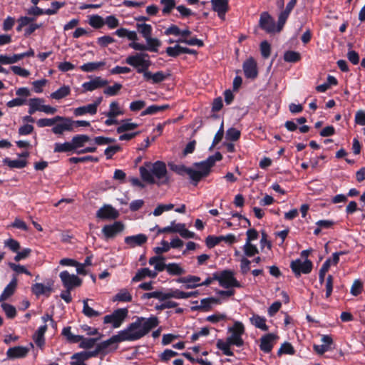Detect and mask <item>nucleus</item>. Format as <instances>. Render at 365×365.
I'll return each instance as SVG.
<instances>
[{
    "instance_id": "f257e3e1",
    "label": "nucleus",
    "mask_w": 365,
    "mask_h": 365,
    "mask_svg": "<svg viewBox=\"0 0 365 365\" xmlns=\"http://www.w3.org/2000/svg\"><path fill=\"white\" fill-rule=\"evenodd\" d=\"M158 325V319L156 317L149 318H138L126 329L118 332L110 339L102 342V347H108L112 344H118L125 341H135L146 335L151 329Z\"/></svg>"
},
{
    "instance_id": "f03ea898",
    "label": "nucleus",
    "mask_w": 365,
    "mask_h": 365,
    "mask_svg": "<svg viewBox=\"0 0 365 365\" xmlns=\"http://www.w3.org/2000/svg\"><path fill=\"white\" fill-rule=\"evenodd\" d=\"M222 159V155L220 153H216L215 155L210 156L205 160L195 163L194 166L196 169L187 168L182 165H175L171 167V169L176 173L183 175L187 174L190 178L195 182V185L203 178L207 177L211 170V168L215 165L217 161Z\"/></svg>"
},
{
    "instance_id": "7ed1b4c3",
    "label": "nucleus",
    "mask_w": 365,
    "mask_h": 365,
    "mask_svg": "<svg viewBox=\"0 0 365 365\" xmlns=\"http://www.w3.org/2000/svg\"><path fill=\"white\" fill-rule=\"evenodd\" d=\"M139 172L142 180L149 184L161 186L170 182L166 165L163 161L146 162L143 166L140 167Z\"/></svg>"
},
{
    "instance_id": "20e7f679",
    "label": "nucleus",
    "mask_w": 365,
    "mask_h": 365,
    "mask_svg": "<svg viewBox=\"0 0 365 365\" xmlns=\"http://www.w3.org/2000/svg\"><path fill=\"white\" fill-rule=\"evenodd\" d=\"M136 29L138 32L145 40L146 44L130 42L129 47L139 51L158 52L159 47L161 46V42L158 38L152 37V26L145 23H137Z\"/></svg>"
},
{
    "instance_id": "39448f33",
    "label": "nucleus",
    "mask_w": 365,
    "mask_h": 365,
    "mask_svg": "<svg viewBox=\"0 0 365 365\" xmlns=\"http://www.w3.org/2000/svg\"><path fill=\"white\" fill-rule=\"evenodd\" d=\"M125 63L136 69L137 73H144L151 64L149 56L145 53H136L125 58Z\"/></svg>"
},
{
    "instance_id": "423d86ee",
    "label": "nucleus",
    "mask_w": 365,
    "mask_h": 365,
    "mask_svg": "<svg viewBox=\"0 0 365 365\" xmlns=\"http://www.w3.org/2000/svg\"><path fill=\"white\" fill-rule=\"evenodd\" d=\"M214 279L218 281L219 284L226 289L241 287V284L235 277V273L232 270H223L214 273Z\"/></svg>"
},
{
    "instance_id": "0eeeda50",
    "label": "nucleus",
    "mask_w": 365,
    "mask_h": 365,
    "mask_svg": "<svg viewBox=\"0 0 365 365\" xmlns=\"http://www.w3.org/2000/svg\"><path fill=\"white\" fill-rule=\"evenodd\" d=\"M125 114L123 108L120 106L117 101H113L109 104L108 110L103 113V115L107 117L104 123L107 126H111L118 124L117 117Z\"/></svg>"
},
{
    "instance_id": "6e6552de",
    "label": "nucleus",
    "mask_w": 365,
    "mask_h": 365,
    "mask_svg": "<svg viewBox=\"0 0 365 365\" xmlns=\"http://www.w3.org/2000/svg\"><path fill=\"white\" fill-rule=\"evenodd\" d=\"M228 331L230 335L227 338L230 344L235 345L237 347H241L244 344L242 335L245 333V327L240 322H235L232 327L229 328Z\"/></svg>"
},
{
    "instance_id": "1a4fd4ad",
    "label": "nucleus",
    "mask_w": 365,
    "mask_h": 365,
    "mask_svg": "<svg viewBox=\"0 0 365 365\" xmlns=\"http://www.w3.org/2000/svg\"><path fill=\"white\" fill-rule=\"evenodd\" d=\"M128 309L127 308L117 309L111 314L106 315L103 318V322L112 324L113 328H118L128 317Z\"/></svg>"
},
{
    "instance_id": "9d476101",
    "label": "nucleus",
    "mask_w": 365,
    "mask_h": 365,
    "mask_svg": "<svg viewBox=\"0 0 365 365\" xmlns=\"http://www.w3.org/2000/svg\"><path fill=\"white\" fill-rule=\"evenodd\" d=\"M53 133L55 135H62L64 132H72L73 130V120L69 118L56 115V124L51 129Z\"/></svg>"
},
{
    "instance_id": "9b49d317",
    "label": "nucleus",
    "mask_w": 365,
    "mask_h": 365,
    "mask_svg": "<svg viewBox=\"0 0 365 365\" xmlns=\"http://www.w3.org/2000/svg\"><path fill=\"white\" fill-rule=\"evenodd\" d=\"M259 26L267 34L279 33L277 24L268 12H262L259 20Z\"/></svg>"
},
{
    "instance_id": "f8f14e48",
    "label": "nucleus",
    "mask_w": 365,
    "mask_h": 365,
    "mask_svg": "<svg viewBox=\"0 0 365 365\" xmlns=\"http://www.w3.org/2000/svg\"><path fill=\"white\" fill-rule=\"evenodd\" d=\"M290 267L296 277L302 274H309L312 269V262L309 259L302 261L299 259L292 261Z\"/></svg>"
},
{
    "instance_id": "ddd939ff",
    "label": "nucleus",
    "mask_w": 365,
    "mask_h": 365,
    "mask_svg": "<svg viewBox=\"0 0 365 365\" xmlns=\"http://www.w3.org/2000/svg\"><path fill=\"white\" fill-rule=\"evenodd\" d=\"M59 277L66 289H73L74 287L80 286L82 283V280L77 275L71 274L66 270L62 271L59 274Z\"/></svg>"
},
{
    "instance_id": "4468645a",
    "label": "nucleus",
    "mask_w": 365,
    "mask_h": 365,
    "mask_svg": "<svg viewBox=\"0 0 365 365\" xmlns=\"http://www.w3.org/2000/svg\"><path fill=\"white\" fill-rule=\"evenodd\" d=\"M124 230V225L120 221L106 225L102 228V233L106 240L113 238Z\"/></svg>"
},
{
    "instance_id": "2eb2a0df",
    "label": "nucleus",
    "mask_w": 365,
    "mask_h": 365,
    "mask_svg": "<svg viewBox=\"0 0 365 365\" xmlns=\"http://www.w3.org/2000/svg\"><path fill=\"white\" fill-rule=\"evenodd\" d=\"M108 81L106 79L102 78L100 76H96L92 78L91 81L84 82L82 84V93H86L88 91H93L94 90L103 88L107 86Z\"/></svg>"
},
{
    "instance_id": "dca6fc26",
    "label": "nucleus",
    "mask_w": 365,
    "mask_h": 365,
    "mask_svg": "<svg viewBox=\"0 0 365 365\" xmlns=\"http://www.w3.org/2000/svg\"><path fill=\"white\" fill-rule=\"evenodd\" d=\"M118 215V212L110 205H103L96 212V217L102 220H115Z\"/></svg>"
},
{
    "instance_id": "f3484780",
    "label": "nucleus",
    "mask_w": 365,
    "mask_h": 365,
    "mask_svg": "<svg viewBox=\"0 0 365 365\" xmlns=\"http://www.w3.org/2000/svg\"><path fill=\"white\" fill-rule=\"evenodd\" d=\"M30 351V348L22 346H16L9 348L6 351L7 358L9 359L24 358L27 356Z\"/></svg>"
},
{
    "instance_id": "a211bd4d",
    "label": "nucleus",
    "mask_w": 365,
    "mask_h": 365,
    "mask_svg": "<svg viewBox=\"0 0 365 365\" xmlns=\"http://www.w3.org/2000/svg\"><path fill=\"white\" fill-rule=\"evenodd\" d=\"M243 71L246 78L255 79L258 74L257 63L254 58H250L243 63Z\"/></svg>"
},
{
    "instance_id": "6ab92c4d",
    "label": "nucleus",
    "mask_w": 365,
    "mask_h": 365,
    "mask_svg": "<svg viewBox=\"0 0 365 365\" xmlns=\"http://www.w3.org/2000/svg\"><path fill=\"white\" fill-rule=\"evenodd\" d=\"M200 277L195 275H187L176 279V282L184 284L185 289H195L200 285Z\"/></svg>"
},
{
    "instance_id": "aec40b11",
    "label": "nucleus",
    "mask_w": 365,
    "mask_h": 365,
    "mask_svg": "<svg viewBox=\"0 0 365 365\" xmlns=\"http://www.w3.org/2000/svg\"><path fill=\"white\" fill-rule=\"evenodd\" d=\"M277 338V336L272 333L262 336L260 339V349L264 353H269L274 346V341Z\"/></svg>"
},
{
    "instance_id": "412c9836",
    "label": "nucleus",
    "mask_w": 365,
    "mask_h": 365,
    "mask_svg": "<svg viewBox=\"0 0 365 365\" xmlns=\"http://www.w3.org/2000/svg\"><path fill=\"white\" fill-rule=\"evenodd\" d=\"M321 341L322 342V344H314L313 346L314 351L320 355L331 349V346L333 343V339L329 335H322Z\"/></svg>"
},
{
    "instance_id": "4be33fe9",
    "label": "nucleus",
    "mask_w": 365,
    "mask_h": 365,
    "mask_svg": "<svg viewBox=\"0 0 365 365\" xmlns=\"http://www.w3.org/2000/svg\"><path fill=\"white\" fill-rule=\"evenodd\" d=\"M89 142H92L91 138L84 134L76 135L71 138V143L73 147L74 153H77V151L80 150L85 146V145Z\"/></svg>"
},
{
    "instance_id": "5701e85b",
    "label": "nucleus",
    "mask_w": 365,
    "mask_h": 365,
    "mask_svg": "<svg viewBox=\"0 0 365 365\" xmlns=\"http://www.w3.org/2000/svg\"><path fill=\"white\" fill-rule=\"evenodd\" d=\"M124 240L129 247L133 248L136 246H141L145 244L148 240V237L144 234H138L136 235L125 237Z\"/></svg>"
},
{
    "instance_id": "b1692460",
    "label": "nucleus",
    "mask_w": 365,
    "mask_h": 365,
    "mask_svg": "<svg viewBox=\"0 0 365 365\" xmlns=\"http://www.w3.org/2000/svg\"><path fill=\"white\" fill-rule=\"evenodd\" d=\"M143 75L145 81L151 82L152 83H161L167 78V75H165L163 71H158L153 73L149 71L148 69L146 70Z\"/></svg>"
},
{
    "instance_id": "393cba45",
    "label": "nucleus",
    "mask_w": 365,
    "mask_h": 365,
    "mask_svg": "<svg viewBox=\"0 0 365 365\" xmlns=\"http://www.w3.org/2000/svg\"><path fill=\"white\" fill-rule=\"evenodd\" d=\"M250 322L252 325L262 331H266L269 329V327L266 324L267 319L264 317L252 314V317L250 318Z\"/></svg>"
},
{
    "instance_id": "a878e982",
    "label": "nucleus",
    "mask_w": 365,
    "mask_h": 365,
    "mask_svg": "<svg viewBox=\"0 0 365 365\" xmlns=\"http://www.w3.org/2000/svg\"><path fill=\"white\" fill-rule=\"evenodd\" d=\"M17 286V279L14 277L9 284L4 288L3 292L0 295V302H4L9 298L15 292Z\"/></svg>"
},
{
    "instance_id": "bb28decb",
    "label": "nucleus",
    "mask_w": 365,
    "mask_h": 365,
    "mask_svg": "<svg viewBox=\"0 0 365 365\" xmlns=\"http://www.w3.org/2000/svg\"><path fill=\"white\" fill-rule=\"evenodd\" d=\"M44 100L39 98H30L29 101V113L34 114L36 111H42Z\"/></svg>"
},
{
    "instance_id": "cd10ccee",
    "label": "nucleus",
    "mask_w": 365,
    "mask_h": 365,
    "mask_svg": "<svg viewBox=\"0 0 365 365\" xmlns=\"http://www.w3.org/2000/svg\"><path fill=\"white\" fill-rule=\"evenodd\" d=\"M146 277H149L150 278H155L157 277V272H154L153 270H150L149 268H142L140 269L135 275L133 277L132 281L133 282H138L143 279H145Z\"/></svg>"
},
{
    "instance_id": "c85d7f7f",
    "label": "nucleus",
    "mask_w": 365,
    "mask_h": 365,
    "mask_svg": "<svg viewBox=\"0 0 365 365\" xmlns=\"http://www.w3.org/2000/svg\"><path fill=\"white\" fill-rule=\"evenodd\" d=\"M118 124L119 126L116 128L118 133L133 130L138 127V125L137 123H132L130 119L122 120L120 122L118 121Z\"/></svg>"
},
{
    "instance_id": "c756f323",
    "label": "nucleus",
    "mask_w": 365,
    "mask_h": 365,
    "mask_svg": "<svg viewBox=\"0 0 365 365\" xmlns=\"http://www.w3.org/2000/svg\"><path fill=\"white\" fill-rule=\"evenodd\" d=\"M164 257L160 256H154L149 259V264L155 268L154 272L157 273L165 269L167 264L164 262Z\"/></svg>"
},
{
    "instance_id": "7c9ffc66",
    "label": "nucleus",
    "mask_w": 365,
    "mask_h": 365,
    "mask_svg": "<svg viewBox=\"0 0 365 365\" xmlns=\"http://www.w3.org/2000/svg\"><path fill=\"white\" fill-rule=\"evenodd\" d=\"M33 293L36 296L46 295L49 296L51 292V287L46 286L42 283H36L31 287Z\"/></svg>"
},
{
    "instance_id": "2f4dec72",
    "label": "nucleus",
    "mask_w": 365,
    "mask_h": 365,
    "mask_svg": "<svg viewBox=\"0 0 365 365\" xmlns=\"http://www.w3.org/2000/svg\"><path fill=\"white\" fill-rule=\"evenodd\" d=\"M97 111L95 110L93 106L91 104H88L83 106L76 108L73 110V114L76 116H82L86 114L93 115L96 114Z\"/></svg>"
},
{
    "instance_id": "473e14b6",
    "label": "nucleus",
    "mask_w": 365,
    "mask_h": 365,
    "mask_svg": "<svg viewBox=\"0 0 365 365\" xmlns=\"http://www.w3.org/2000/svg\"><path fill=\"white\" fill-rule=\"evenodd\" d=\"M113 302H130L132 301V295L130 292L125 288L121 289L113 297Z\"/></svg>"
},
{
    "instance_id": "72a5a7b5",
    "label": "nucleus",
    "mask_w": 365,
    "mask_h": 365,
    "mask_svg": "<svg viewBox=\"0 0 365 365\" xmlns=\"http://www.w3.org/2000/svg\"><path fill=\"white\" fill-rule=\"evenodd\" d=\"M54 153H74L71 140L65 143H56L53 148Z\"/></svg>"
},
{
    "instance_id": "f704fd0d",
    "label": "nucleus",
    "mask_w": 365,
    "mask_h": 365,
    "mask_svg": "<svg viewBox=\"0 0 365 365\" xmlns=\"http://www.w3.org/2000/svg\"><path fill=\"white\" fill-rule=\"evenodd\" d=\"M3 163L10 168L21 169L26 165V160L25 159L11 160L9 158H6L3 160Z\"/></svg>"
},
{
    "instance_id": "c9c22d12",
    "label": "nucleus",
    "mask_w": 365,
    "mask_h": 365,
    "mask_svg": "<svg viewBox=\"0 0 365 365\" xmlns=\"http://www.w3.org/2000/svg\"><path fill=\"white\" fill-rule=\"evenodd\" d=\"M165 269L170 275L173 276H179L185 273V270L177 263L168 264Z\"/></svg>"
},
{
    "instance_id": "e433bc0d",
    "label": "nucleus",
    "mask_w": 365,
    "mask_h": 365,
    "mask_svg": "<svg viewBox=\"0 0 365 365\" xmlns=\"http://www.w3.org/2000/svg\"><path fill=\"white\" fill-rule=\"evenodd\" d=\"M88 301H89V299H84L83 301V310H82L83 314L86 317H89V318L96 317L100 316L101 314V313L99 312L98 311L95 310L91 307H90L88 304Z\"/></svg>"
},
{
    "instance_id": "4c0bfd02",
    "label": "nucleus",
    "mask_w": 365,
    "mask_h": 365,
    "mask_svg": "<svg viewBox=\"0 0 365 365\" xmlns=\"http://www.w3.org/2000/svg\"><path fill=\"white\" fill-rule=\"evenodd\" d=\"M151 298H155L158 299L159 301H165L166 300V292H163L160 290H156L151 292L144 293L141 296V299L143 300L149 299Z\"/></svg>"
},
{
    "instance_id": "58836bf2",
    "label": "nucleus",
    "mask_w": 365,
    "mask_h": 365,
    "mask_svg": "<svg viewBox=\"0 0 365 365\" xmlns=\"http://www.w3.org/2000/svg\"><path fill=\"white\" fill-rule=\"evenodd\" d=\"M104 61L88 62L80 66V69L84 72H93L105 66Z\"/></svg>"
},
{
    "instance_id": "ea45409f",
    "label": "nucleus",
    "mask_w": 365,
    "mask_h": 365,
    "mask_svg": "<svg viewBox=\"0 0 365 365\" xmlns=\"http://www.w3.org/2000/svg\"><path fill=\"white\" fill-rule=\"evenodd\" d=\"M71 89L68 86H63L55 92L51 93L50 97L53 99L60 100L70 94Z\"/></svg>"
},
{
    "instance_id": "a19ab883",
    "label": "nucleus",
    "mask_w": 365,
    "mask_h": 365,
    "mask_svg": "<svg viewBox=\"0 0 365 365\" xmlns=\"http://www.w3.org/2000/svg\"><path fill=\"white\" fill-rule=\"evenodd\" d=\"M232 345V344H230L227 339L226 341L219 339L216 344L217 347L220 349L225 356H233V352L230 350V346Z\"/></svg>"
},
{
    "instance_id": "79ce46f5",
    "label": "nucleus",
    "mask_w": 365,
    "mask_h": 365,
    "mask_svg": "<svg viewBox=\"0 0 365 365\" xmlns=\"http://www.w3.org/2000/svg\"><path fill=\"white\" fill-rule=\"evenodd\" d=\"M62 334L71 343H78L82 339L81 335L73 334L70 327H64L62 330Z\"/></svg>"
},
{
    "instance_id": "37998d69",
    "label": "nucleus",
    "mask_w": 365,
    "mask_h": 365,
    "mask_svg": "<svg viewBox=\"0 0 365 365\" xmlns=\"http://www.w3.org/2000/svg\"><path fill=\"white\" fill-rule=\"evenodd\" d=\"M168 108V105L164 106H158V105H151L148 106L146 109H145L140 114L141 116L147 115H154L156 114L165 108Z\"/></svg>"
},
{
    "instance_id": "c03bdc74",
    "label": "nucleus",
    "mask_w": 365,
    "mask_h": 365,
    "mask_svg": "<svg viewBox=\"0 0 365 365\" xmlns=\"http://www.w3.org/2000/svg\"><path fill=\"white\" fill-rule=\"evenodd\" d=\"M88 24L94 29H101L105 24V22L103 17L96 14L88 17Z\"/></svg>"
},
{
    "instance_id": "a18cd8bd",
    "label": "nucleus",
    "mask_w": 365,
    "mask_h": 365,
    "mask_svg": "<svg viewBox=\"0 0 365 365\" xmlns=\"http://www.w3.org/2000/svg\"><path fill=\"white\" fill-rule=\"evenodd\" d=\"M242 250L245 255L248 257H252L259 252L258 248L256 245L248 242L245 243L242 247Z\"/></svg>"
},
{
    "instance_id": "49530a36",
    "label": "nucleus",
    "mask_w": 365,
    "mask_h": 365,
    "mask_svg": "<svg viewBox=\"0 0 365 365\" xmlns=\"http://www.w3.org/2000/svg\"><path fill=\"white\" fill-rule=\"evenodd\" d=\"M211 4L212 9L216 12L228 10L227 0H211Z\"/></svg>"
},
{
    "instance_id": "de8ad7c7",
    "label": "nucleus",
    "mask_w": 365,
    "mask_h": 365,
    "mask_svg": "<svg viewBox=\"0 0 365 365\" xmlns=\"http://www.w3.org/2000/svg\"><path fill=\"white\" fill-rule=\"evenodd\" d=\"M174 205L172 203L168 204H159L153 212V215L155 217L161 215L165 211H170L173 209Z\"/></svg>"
},
{
    "instance_id": "09e8293b",
    "label": "nucleus",
    "mask_w": 365,
    "mask_h": 365,
    "mask_svg": "<svg viewBox=\"0 0 365 365\" xmlns=\"http://www.w3.org/2000/svg\"><path fill=\"white\" fill-rule=\"evenodd\" d=\"M300 58V53L297 51H286L284 54V60L286 62L295 63L299 61Z\"/></svg>"
},
{
    "instance_id": "8fccbe9b",
    "label": "nucleus",
    "mask_w": 365,
    "mask_h": 365,
    "mask_svg": "<svg viewBox=\"0 0 365 365\" xmlns=\"http://www.w3.org/2000/svg\"><path fill=\"white\" fill-rule=\"evenodd\" d=\"M121 88L122 85L120 83H115L113 86L106 87L104 89L103 93L108 96H114L118 93Z\"/></svg>"
},
{
    "instance_id": "3c124183",
    "label": "nucleus",
    "mask_w": 365,
    "mask_h": 365,
    "mask_svg": "<svg viewBox=\"0 0 365 365\" xmlns=\"http://www.w3.org/2000/svg\"><path fill=\"white\" fill-rule=\"evenodd\" d=\"M185 299V292L180 289H170L166 292V299Z\"/></svg>"
},
{
    "instance_id": "603ef678",
    "label": "nucleus",
    "mask_w": 365,
    "mask_h": 365,
    "mask_svg": "<svg viewBox=\"0 0 365 365\" xmlns=\"http://www.w3.org/2000/svg\"><path fill=\"white\" fill-rule=\"evenodd\" d=\"M160 2L163 6L162 9L163 14H170V11L175 7L176 4L175 0H160Z\"/></svg>"
},
{
    "instance_id": "864d4df0",
    "label": "nucleus",
    "mask_w": 365,
    "mask_h": 365,
    "mask_svg": "<svg viewBox=\"0 0 365 365\" xmlns=\"http://www.w3.org/2000/svg\"><path fill=\"white\" fill-rule=\"evenodd\" d=\"M166 53L170 57H176L180 54L184 53L183 47L180 45L175 46H170L166 48Z\"/></svg>"
},
{
    "instance_id": "5fc2aeb1",
    "label": "nucleus",
    "mask_w": 365,
    "mask_h": 365,
    "mask_svg": "<svg viewBox=\"0 0 365 365\" xmlns=\"http://www.w3.org/2000/svg\"><path fill=\"white\" fill-rule=\"evenodd\" d=\"M69 161L71 163H83L87 161H91V162H98V158L94 156L88 155V156H83V157H72L69 158Z\"/></svg>"
},
{
    "instance_id": "6e6d98bb",
    "label": "nucleus",
    "mask_w": 365,
    "mask_h": 365,
    "mask_svg": "<svg viewBox=\"0 0 365 365\" xmlns=\"http://www.w3.org/2000/svg\"><path fill=\"white\" fill-rule=\"evenodd\" d=\"M1 308L8 318L12 319L15 317L16 310L13 305L4 302L1 304Z\"/></svg>"
},
{
    "instance_id": "4d7b16f0",
    "label": "nucleus",
    "mask_w": 365,
    "mask_h": 365,
    "mask_svg": "<svg viewBox=\"0 0 365 365\" xmlns=\"http://www.w3.org/2000/svg\"><path fill=\"white\" fill-rule=\"evenodd\" d=\"M9 267L13 270L15 272H16L17 274H21V273H24V274H26V275H29V276H31V273L30 271H29L26 267L23 266V265H21V264H15V263H13V262H9L8 264Z\"/></svg>"
},
{
    "instance_id": "13d9d810",
    "label": "nucleus",
    "mask_w": 365,
    "mask_h": 365,
    "mask_svg": "<svg viewBox=\"0 0 365 365\" xmlns=\"http://www.w3.org/2000/svg\"><path fill=\"white\" fill-rule=\"evenodd\" d=\"M4 244V247H8L13 252H17V251L20 249L19 242L13 238L6 240Z\"/></svg>"
},
{
    "instance_id": "bf43d9fd",
    "label": "nucleus",
    "mask_w": 365,
    "mask_h": 365,
    "mask_svg": "<svg viewBox=\"0 0 365 365\" xmlns=\"http://www.w3.org/2000/svg\"><path fill=\"white\" fill-rule=\"evenodd\" d=\"M290 14V12L287 11L286 10H284L280 12L278 16V21H277V26H278V31H282L289 16Z\"/></svg>"
},
{
    "instance_id": "052dcab7",
    "label": "nucleus",
    "mask_w": 365,
    "mask_h": 365,
    "mask_svg": "<svg viewBox=\"0 0 365 365\" xmlns=\"http://www.w3.org/2000/svg\"><path fill=\"white\" fill-rule=\"evenodd\" d=\"M97 341V339H93V338H84L83 336H82V339H81L80 340V348H82V349H91L92 348L96 342Z\"/></svg>"
},
{
    "instance_id": "680f3d73",
    "label": "nucleus",
    "mask_w": 365,
    "mask_h": 365,
    "mask_svg": "<svg viewBox=\"0 0 365 365\" xmlns=\"http://www.w3.org/2000/svg\"><path fill=\"white\" fill-rule=\"evenodd\" d=\"M277 354L278 355H281L282 354L292 355L294 354V349L290 343L284 342L282 344L281 347L278 350Z\"/></svg>"
},
{
    "instance_id": "e2e57ef3",
    "label": "nucleus",
    "mask_w": 365,
    "mask_h": 365,
    "mask_svg": "<svg viewBox=\"0 0 365 365\" xmlns=\"http://www.w3.org/2000/svg\"><path fill=\"white\" fill-rule=\"evenodd\" d=\"M92 142L96 145H103L114 143L115 142V139L104 136H97L92 140Z\"/></svg>"
},
{
    "instance_id": "0e129e2a",
    "label": "nucleus",
    "mask_w": 365,
    "mask_h": 365,
    "mask_svg": "<svg viewBox=\"0 0 365 365\" xmlns=\"http://www.w3.org/2000/svg\"><path fill=\"white\" fill-rule=\"evenodd\" d=\"M104 22L110 29H115L119 26V20L113 15L106 16L104 19Z\"/></svg>"
},
{
    "instance_id": "69168bd1",
    "label": "nucleus",
    "mask_w": 365,
    "mask_h": 365,
    "mask_svg": "<svg viewBox=\"0 0 365 365\" xmlns=\"http://www.w3.org/2000/svg\"><path fill=\"white\" fill-rule=\"evenodd\" d=\"M36 124L39 128L53 126L56 124V116L52 118H41Z\"/></svg>"
},
{
    "instance_id": "338daca9",
    "label": "nucleus",
    "mask_w": 365,
    "mask_h": 365,
    "mask_svg": "<svg viewBox=\"0 0 365 365\" xmlns=\"http://www.w3.org/2000/svg\"><path fill=\"white\" fill-rule=\"evenodd\" d=\"M97 43L101 47H106L115 42V39L110 36L106 35L97 38Z\"/></svg>"
},
{
    "instance_id": "774afa93",
    "label": "nucleus",
    "mask_w": 365,
    "mask_h": 365,
    "mask_svg": "<svg viewBox=\"0 0 365 365\" xmlns=\"http://www.w3.org/2000/svg\"><path fill=\"white\" fill-rule=\"evenodd\" d=\"M240 137V132L236 128H231L227 130L226 138L229 140L235 141Z\"/></svg>"
}]
</instances>
